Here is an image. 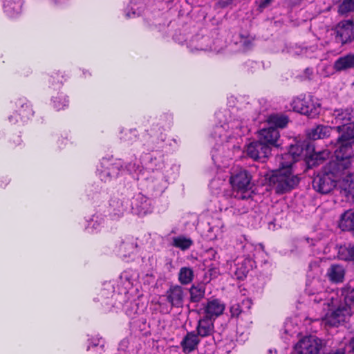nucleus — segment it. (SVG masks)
<instances>
[{"label": "nucleus", "instance_id": "f257e3e1", "mask_svg": "<svg viewBox=\"0 0 354 354\" xmlns=\"http://www.w3.org/2000/svg\"><path fill=\"white\" fill-rule=\"evenodd\" d=\"M339 298L336 292H321L317 293L314 301H323L326 313L322 318L326 324L330 326H338L345 322L351 316L354 309V290L350 288L342 292Z\"/></svg>", "mask_w": 354, "mask_h": 354}, {"label": "nucleus", "instance_id": "f03ea898", "mask_svg": "<svg viewBox=\"0 0 354 354\" xmlns=\"http://www.w3.org/2000/svg\"><path fill=\"white\" fill-rule=\"evenodd\" d=\"M337 163L328 162L324 167L322 171L319 174L313 181L315 190L323 194L329 193L336 186V183L342 178V187L345 185L344 180L346 179V174L337 169ZM344 189V188H343Z\"/></svg>", "mask_w": 354, "mask_h": 354}, {"label": "nucleus", "instance_id": "7ed1b4c3", "mask_svg": "<svg viewBox=\"0 0 354 354\" xmlns=\"http://www.w3.org/2000/svg\"><path fill=\"white\" fill-rule=\"evenodd\" d=\"M252 176L245 169H240L232 174L230 181L233 188L236 189L235 198L238 200L235 205L241 208L237 209V213L242 214L248 212V207L241 204L239 200H246L250 198V192L248 191L250 186Z\"/></svg>", "mask_w": 354, "mask_h": 354}, {"label": "nucleus", "instance_id": "20e7f679", "mask_svg": "<svg viewBox=\"0 0 354 354\" xmlns=\"http://www.w3.org/2000/svg\"><path fill=\"white\" fill-rule=\"evenodd\" d=\"M269 183L277 194H281L292 189L299 183V178L291 169H275L269 178Z\"/></svg>", "mask_w": 354, "mask_h": 354}, {"label": "nucleus", "instance_id": "39448f33", "mask_svg": "<svg viewBox=\"0 0 354 354\" xmlns=\"http://www.w3.org/2000/svg\"><path fill=\"white\" fill-rule=\"evenodd\" d=\"M331 35L335 43L341 46L354 41V20L347 19L339 21L332 29Z\"/></svg>", "mask_w": 354, "mask_h": 354}, {"label": "nucleus", "instance_id": "423d86ee", "mask_svg": "<svg viewBox=\"0 0 354 354\" xmlns=\"http://www.w3.org/2000/svg\"><path fill=\"white\" fill-rule=\"evenodd\" d=\"M291 106L295 111L310 118H315L320 112V104L312 95L296 97Z\"/></svg>", "mask_w": 354, "mask_h": 354}, {"label": "nucleus", "instance_id": "0eeeda50", "mask_svg": "<svg viewBox=\"0 0 354 354\" xmlns=\"http://www.w3.org/2000/svg\"><path fill=\"white\" fill-rule=\"evenodd\" d=\"M337 149L335 151V159L329 162L337 163V169L342 171L347 175H351L347 169L351 165V158L353 153L352 143L350 142H337Z\"/></svg>", "mask_w": 354, "mask_h": 354}, {"label": "nucleus", "instance_id": "6e6552de", "mask_svg": "<svg viewBox=\"0 0 354 354\" xmlns=\"http://www.w3.org/2000/svg\"><path fill=\"white\" fill-rule=\"evenodd\" d=\"M106 165L104 169L99 171V177L104 182L109 181L112 178L118 176L120 172L127 170L131 172L135 169V165L129 164V165L124 166L123 162L121 160H115L111 163H103Z\"/></svg>", "mask_w": 354, "mask_h": 354}, {"label": "nucleus", "instance_id": "1a4fd4ad", "mask_svg": "<svg viewBox=\"0 0 354 354\" xmlns=\"http://www.w3.org/2000/svg\"><path fill=\"white\" fill-rule=\"evenodd\" d=\"M229 128V124L216 126L214 129L212 136L219 145H223L224 142H228L231 139L235 137H240L243 134L242 127L238 125L232 124L231 128L232 132H228L227 129Z\"/></svg>", "mask_w": 354, "mask_h": 354}, {"label": "nucleus", "instance_id": "9d476101", "mask_svg": "<svg viewBox=\"0 0 354 354\" xmlns=\"http://www.w3.org/2000/svg\"><path fill=\"white\" fill-rule=\"evenodd\" d=\"M322 347L321 341L314 336L305 337L295 346L297 354H317Z\"/></svg>", "mask_w": 354, "mask_h": 354}, {"label": "nucleus", "instance_id": "9b49d317", "mask_svg": "<svg viewBox=\"0 0 354 354\" xmlns=\"http://www.w3.org/2000/svg\"><path fill=\"white\" fill-rule=\"evenodd\" d=\"M247 155L255 160L264 162L270 154L271 149L270 146L262 142L256 141L250 143L246 149Z\"/></svg>", "mask_w": 354, "mask_h": 354}, {"label": "nucleus", "instance_id": "f8f14e48", "mask_svg": "<svg viewBox=\"0 0 354 354\" xmlns=\"http://www.w3.org/2000/svg\"><path fill=\"white\" fill-rule=\"evenodd\" d=\"M187 296L185 289L179 285H173L165 292L167 301L174 308H181Z\"/></svg>", "mask_w": 354, "mask_h": 354}, {"label": "nucleus", "instance_id": "ddd939ff", "mask_svg": "<svg viewBox=\"0 0 354 354\" xmlns=\"http://www.w3.org/2000/svg\"><path fill=\"white\" fill-rule=\"evenodd\" d=\"M132 209L140 216L145 215L151 212V202L148 198L139 193L133 199Z\"/></svg>", "mask_w": 354, "mask_h": 354}, {"label": "nucleus", "instance_id": "4468645a", "mask_svg": "<svg viewBox=\"0 0 354 354\" xmlns=\"http://www.w3.org/2000/svg\"><path fill=\"white\" fill-rule=\"evenodd\" d=\"M200 343V338L196 331L187 332L183 337L180 344L185 354H189L197 349Z\"/></svg>", "mask_w": 354, "mask_h": 354}, {"label": "nucleus", "instance_id": "2eb2a0df", "mask_svg": "<svg viewBox=\"0 0 354 354\" xmlns=\"http://www.w3.org/2000/svg\"><path fill=\"white\" fill-rule=\"evenodd\" d=\"M225 306L218 299H210L204 306L205 317L210 319L217 317L223 314Z\"/></svg>", "mask_w": 354, "mask_h": 354}, {"label": "nucleus", "instance_id": "dca6fc26", "mask_svg": "<svg viewBox=\"0 0 354 354\" xmlns=\"http://www.w3.org/2000/svg\"><path fill=\"white\" fill-rule=\"evenodd\" d=\"M280 137L278 129L272 127L264 128L259 131V140L268 145L274 147H279L278 143Z\"/></svg>", "mask_w": 354, "mask_h": 354}, {"label": "nucleus", "instance_id": "f3484780", "mask_svg": "<svg viewBox=\"0 0 354 354\" xmlns=\"http://www.w3.org/2000/svg\"><path fill=\"white\" fill-rule=\"evenodd\" d=\"M196 333L200 337L212 336L214 332V321L208 317H203L198 321Z\"/></svg>", "mask_w": 354, "mask_h": 354}, {"label": "nucleus", "instance_id": "a211bd4d", "mask_svg": "<svg viewBox=\"0 0 354 354\" xmlns=\"http://www.w3.org/2000/svg\"><path fill=\"white\" fill-rule=\"evenodd\" d=\"M333 123L337 125H345L352 122L354 119V110L352 108H346L345 109H335L333 113Z\"/></svg>", "mask_w": 354, "mask_h": 354}, {"label": "nucleus", "instance_id": "6ab92c4d", "mask_svg": "<svg viewBox=\"0 0 354 354\" xmlns=\"http://www.w3.org/2000/svg\"><path fill=\"white\" fill-rule=\"evenodd\" d=\"M128 201L124 198L113 197L110 200L109 212L110 215L113 218H119L122 216L127 208Z\"/></svg>", "mask_w": 354, "mask_h": 354}, {"label": "nucleus", "instance_id": "aec40b11", "mask_svg": "<svg viewBox=\"0 0 354 354\" xmlns=\"http://www.w3.org/2000/svg\"><path fill=\"white\" fill-rule=\"evenodd\" d=\"M333 69L342 72L354 68V53H349L338 57L333 63Z\"/></svg>", "mask_w": 354, "mask_h": 354}, {"label": "nucleus", "instance_id": "412c9836", "mask_svg": "<svg viewBox=\"0 0 354 354\" xmlns=\"http://www.w3.org/2000/svg\"><path fill=\"white\" fill-rule=\"evenodd\" d=\"M340 135L337 138V142H350L352 143L354 139V121L345 125H337L334 127Z\"/></svg>", "mask_w": 354, "mask_h": 354}, {"label": "nucleus", "instance_id": "4be33fe9", "mask_svg": "<svg viewBox=\"0 0 354 354\" xmlns=\"http://www.w3.org/2000/svg\"><path fill=\"white\" fill-rule=\"evenodd\" d=\"M137 248V243L133 237H127L120 241L118 254L122 257H127L133 253Z\"/></svg>", "mask_w": 354, "mask_h": 354}, {"label": "nucleus", "instance_id": "5701e85b", "mask_svg": "<svg viewBox=\"0 0 354 354\" xmlns=\"http://www.w3.org/2000/svg\"><path fill=\"white\" fill-rule=\"evenodd\" d=\"M338 226L342 231H354V209H348L341 214Z\"/></svg>", "mask_w": 354, "mask_h": 354}, {"label": "nucleus", "instance_id": "b1692460", "mask_svg": "<svg viewBox=\"0 0 354 354\" xmlns=\"http://www.w3.org/2000/svg\"><path fill=\"white\" fill-rule=\"evenodd\" d=\"M326 275L330 281L333 283L342 282L345 275V270L342 266L333 264L328 269Z\"/></svg>", "mask_w": 354, "mask_h": 354}, {"label": "nucleus", "instance_id": "393cba45", "mask_svg": "<svg viewBox=\"0 0 354 354\" xmlns=\"http://www.w3.org/2000/svg\"><path fill=\"white\" fill-rule=\"evenodd\" d=\"M21 0H4V11L10 17H13L19 14L21 11Z\"/></svg>", "mask_w": 354, "mask_h": 354}, {"label": "nucleus", "instance_id": "a878e982", "mask_svg": "<svg viewBox=\"0 0 354 354\" xmlns=\"http://www.w3.org/2000/svg\"><path fill=\"white\" fill-rule=\"evenodd\" d=\"M236 266L234 274L238 279L243 280L252 269V261L250 258H245L241 263H238Z\"/></svg>", "mask_w": 354, "mask_h": 354}, {"label": "nucleus", "instance_id": "bb28decb", "mask_svg": "<svg viewBox=\"0 0 354 354\" xmlns=\"http://www.w3.org/2000/svg\"><path fill=\"white\" fill-rule=\"evenodd\" d=\"M332 129L328 126L318 125L309 131L308 137L312 140L323 139L330 136Z\"/></svg>", "mask_w": 354, "mask_h": 354}, {"label": "nucleus", "instance_id": "cd10ccee", "mask_svg": "<svg viewBox=\"0 0 354 354\" xmlns=\"http://www.w3.org/2000/svg\"><path fill=\"white\" fill-rule=\"evenodd\" d=\"M288 118L283 114L274 113L270 115L267 118L269 127L276 128H284L288 123Z\"/></svg>", "mask_w": 354, "mask_h": 354}, {"label": "nucleus", "instance_id": "c85d7f7f", "mask_svg": "<svg viewBox=\"0 0 354 354\" xmlns=\"http://www.w3.org/2000/svg\"><path fill=\"white\" fill-rule=\"evenodd\" d=\"M275 160L279 165V168L277 169L283 170L291 169L292 165L296 162L295 158L292 157V155L290 154L288 152L277 155L275 157Z\"/></svg>", "mask_w": 354, "mask_h": 354}, {"label": "nucleus", "instance_id": "c756f323", "mask_svg": "<svg viewBox=\"0 0 354 354\" xmlns=\"http://www.w3.org/2000/svg\"><path fill=\"white\" fill-rule=\"evenodd\" d=\"M337 254L341 260L354 263V245L348 243L340 246Z\"/></svg>", "mask_w": 354, "mask_h": 354}, {"label": "nucleus", "instance_id": "7c9ffc66", "mask_svg": "<svg viewBox=\"0 0 354 354\" xmlns=\"http://www.w3.org/2000/svg\"><path fill=\"white\" fill-rule=\"evenodd\" d=\"M329 154L330 153L328 150L314 153L313 154L310 155L306 160L308 167L312 168L320 165L326 158L329 156Z\"/></svg>", "mask_w": 354, "mask_h": 354}, {"label": "nucleus", "instance_id": "2f4dec72", "mask_svg": "<svg viewBox=\"0 0 354 354\" xmlns=\"http://www.w3.org/2000/svg\"><path fill=\"white\" fill-rule=\"evenodd\" d=\"M190 301L199 302L205 296V288L204 284L192 285L189 288Z\"/></svg>", "mask_w": 354, "mask_h": 354}, {"label": "nucleus", "instance_id": "473e14b6", "mask_svg": "<svg viewBox=\"0 0 354 354\" xmlns=\"http://www.w3.org/2000/svg\"><path fill=\"white\" fill-rule=\"evenodd\" d=\"M194 270L190 267H182L178 272V281L182 285H188L194 279Z\"/></svg>", "mask_w": 354, "mask_h": 354}, {"label": "nucleus", "instance_id": "72a5a7b5", "mask_svg": "<svg viewBox=\"0 0 354 354\" xmlns=\"http://www.w3.org/2000/svg\"><path fill=\"white\" fill-rule=\"evenodd\" d=\"M171 245L181 250H186L193 245V241L190 238H187L184 236H178L172 238Z\"/></svg>", "mask_w": 354, "mask_h": 354}, {"label": "nucleus", "instance_id": "f704fd0d", "mask_svg": "<svg viewBox=\"0 0 354 354\" xmlns=\"http://www.w3.org/2000/svg\"><path fill=\"white\" fill-rule=\"evenodd\" d=\"M354 12V0H344L338 6L337 12L340 15H346Z\"/></svg>", "mask_w": 354, "mask_h": 354}, {"label": "nucleus", "instance_id": "c9c22d12", "mask_svg": "<svg viewBox=\"0 0 354 354\" xmlns=\"http://www.w3.org/2000/svg\"><path fill=\"white\" fill-rule=\"evenodd\" d=\"M288 152L292 155V157L295 158L296 162L303 156L306 157V155L304 154V149L303 147L299 144L290 145Z\"/></svg>", "mask_w": 354, "mask_h": 354}, {"label": "nucleus", "instance_id": "e433bc0d", "mask_svg": "<svg viewBox=\"0 0 354 354\" xmlns=\"http://www.w3.org/2000/svg\"><path fill=\"white\" fill-rule=\"evenodd\" d=\"M138 131L136 129H130L126 132L122 139L128 144H132L137 140Z\"/></svg>", "mask_w": 354, "mask_h": 354}, {"label": "nucleus", "instance_id": "4c0bfd02", "mask_svg": "<svg viewBox=\"0 0 354 354\" xmlns=\"http://www.w3.org/2000/svg\"><path fill=\"white\" fill-rule=\"evenodd\" d=\"M344 181H345V185H344V190L350 194L354 192V175H347L346 179L344 180Z\"/></svg>", "mask_w": 354, "mask_h": 354}, {"label": "nucleus", "instance_id": "58836bf2", "mask_svg": "<svg viewBox=\"0 0 354 354\" xmlns=\"http://www.w3.org/2000/svg\"><path fill=\"white\" fill-rule=\"evenodd\" d=\"M24 100H19L17 102V104L20 105L21 108H24V105H26V109L23 111H20V114H23V116L24 117H29L30 115H32L33 112L32 110L29 107V106L24 102Z\"/></svg>", "mask_w": 354, "mask_h": 354}, {"label": "nucleus", "instance_id": "ea45409f", "mask_svg": "<svg viewBox=\"0 0 354 354\" xmlns=\"http://www.w3.org/2000/svg\"><path fill=\"white\" fill-rule=\"evenodd\" d=\"M54 106L57 109L60 110L64 107L68 106V101L65 97H56L54 100Z\"/></svg>", "mask_w": 354, "mask_h": 354}, {"label": "nucleus", "instance_id": "a19ab883", "mask_svg": "<svg viewBox=\"0 0 354 354\" xmlns=\"http://www.w3.org/2000/svg\"><path fill=\"white\" fill-rule=\"evenodd\" d=\"M232 317H237L242 312L241 306L239 303L232 304L230 308Z\"/></svg>", "mask_w": 354, "mask_h": 354}, {"label": "nucleus", "instance_id": "79ce46f5", "mask_svg": "<svg viewBox=\"0 0 354 354\" xmlns=\"http://www.w3.org/2000/svg\"><path fill=\"white\" fill-rule=\"evenodd\" d=\"M237 1L238 0H216V6L219 8H225L232 5Z\"/></svg>", "mask_w": 354, "mask_h": 354}, {"label": "nucleus", "instance_id": "37998d69", "mask_svg": "<svg viewBox=\"0 0 354 354\" xmlns=\"http://www.w3.org/2000/svg\"><path fill=\"white\" fill-rule=\"evenodd\" d=\"M272 1V0H261L259 3V8L264 9L267 8Z\"/></svg>", "mask_w": 354, "mask_h": 354}, {"label": "nucleus", "instance_id": "c03bdc74", "mask_svg": "<svg viewBox=\"0 0 354 354\" xmlns=\"http://www.w3.org/2000/svg\"><path fill=\"white\" fill-rule=\"evenodd\" d=\"M104 341L102 338H96L92 341L93 346H97L98 345H101V346H104Z\"/></svg>", "mask_w": 354, "mask_h": 354}, {"label": "nucleus", "instance_id": "a18cd8bd", "mask_svg": "<svg viewBox=\"0 0 354 354\" xmlns=\"http://www.w3.org/2000/svg\"><path fill=\"white\" fill-rule=\"evenodd\" d=\"M329 354H346L345 348H338L335 351L330 352Z\"/></svg>", "mask_w": 354, "mask_h": 354}, {"label": "nucleus", "instance_id": "49530a36", "mask_svg": "<svg viewBox=\"0 0 354 354\" xmlns=\"http://www.w3.org/2000/svg\"><path fill=\"white\" fill-rule=\"evenodd\" d=\"M209 48H210V47L209 48V47H207V46H206V47L203 46L202 45V44H201V45H199V46H198V48H197V49H198V50H209Z\"/></svg>", "mask_w": 354, "mask_h": 354}, {"label": "nucleus", "instance_id": "de8ad7c7", "mask_svg": "<svg viewBox=\"0 0 354 354\" xmlns=\"http://www.w3.org/2000/svg\"><path fill=\"white\" fill-rule=\"evenodd\" d=\"M349 345L351 350L354 352V337L350 341Z\"/></svg>", "mask_w": 354, "mask_h": 354}, {"label": "nucleus", "instance_id": "09e8293b", "mask_svg": "<svg viewBox=\"0 0 354 354\" xmlns=\"http://www.w3.org/2000/svg\"><path fill=\"white\" fill-rule=\"evenodd\" d=\"M209 40V38L208 37H203L201 39V43L203 42H205L206 41Z\"/></svg>", "mask_w": 354, "mask_h": 354}, {"label": "nucleus", "instance_id": "8fccbe9b", "mask_svg": "<svg viewBox=\"0 0 354 354\" xmlns=\"http://www.w3.org/2000/svg\"><path fill=\"white\" fill-rule=\"evenodd\" d=\"M214 230H215V227H209V232H210V231H211V232H213V231H214Z\"/></svg>", "mask_w": 354, "mask_h": 354}, {"label": "nucleus", "instance_id": "3c124183", "mask_svg": "<svg viewBox=\"0 0 354 354\" xmlns=\"http://www.w3.org/2000/svg\"><path fill=\"white\" fill-rule=\"evenodd\" d=\"M250 44V42H244V45L245 46H248Z\"/></svg>", "mask_w": 354, "mask_h": 354}, {"label": "nucleus", "instance_id": "603ef678", "mask_svg": "<svg viewBox=\"0 0 354 354\" xmlns=\"http://www.w3.org/2000/svg\"><path fill=\"white\" fill-rule=\"evenodd\" d=\"M55 1H57L59 3H62V2H64V0H55Z\"/></svg>", "mask_w": 354, "mask_h": 354}, {"label": "nucleus", "instance_id": "864d4df0", "mask_svg": "<svg viewBox=\"0 0 354 354\" xmlns=\"http://www.w3.org/2000/svg\"><path fill=\"white\" fill-rule=\"evenodd\" d=\"M244 301H245V300H243V302H244ZM245 301H246L248 304H250V301H249L248 299H246V300H245Z\"/></svg>", "mask_w": 354, "mask_h": 354}, {"label": "nucleus", "instance_id": "5fc2aeb1", "mask_svg": "<svg viewBox=\"0 0 354 354\" xmlns=\"http://www.w3.org/2000/svg\"><path fill=\"white\" fill-rule=\"evenodd\" d=\"M216 237V234H214L213 236L210 237V239H215Z\"/></svg>", "mask_w": 354, "mask_h": 354}, {"label": "nucleus", "instance_id": "6e6d98bb", "mask_svg": "<svg viewBox=\"0 0 354 354\" xmlns=\"http://www.w3.org/2000/svg\"><path fill=\"white\" fill-rule=\"evenodd\" d=\"M350 290H354V287H353V288H352L350 287Z\"/></svg>", "mask_w": 354, "mask_h": 354}]
</instances>
